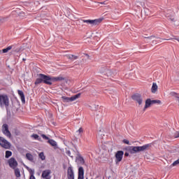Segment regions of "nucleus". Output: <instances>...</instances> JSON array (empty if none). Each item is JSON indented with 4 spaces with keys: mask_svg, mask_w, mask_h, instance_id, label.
<instances>
[{
    "mask_svg": "<svg viewBox=\"0 0 179 179\" xmlns=\"http://www.w3.org/2000/svg\"><path fill=\"white\" fill-rule=\"evenodd\" d=\"M2 129H3V132L8 131L9 130V125H8V124H3L2 125Z\"/></svg>",
    "mask_w": 179,
    "mask_h": 179,
    "instance_id": "bb28decb",
    "label": "nucleus"
},
{
    "mask_svg": "<svg viewBox=\"0 0 179 179\" xmlns=\"http://www.w3.org/2000/svg\"><path fill=\"white\" fill-rule=\"evenodd\" d=\"M104 2H106V1L101 2L100 3H101V5H104Z\"/></svg>",
    "mask_w": 179,
    "mask_h": 179,
    "instance_id": "09e8293b",
    "label": "nucleus"
},
{
    "mask_svg": "<svg viewBox=\"0 0 179 179\" xmlns=\"http://www.w3.org/2000/svg\"><path fill=\"white\" fill-rule=\"evenodd\" d=\"M145 104H146V107L150 108V107H152L153 104H162V101L159 99L151 100L150 98H148L145 100Z\"/></svg>",
    "mask_w": 179,
    "mask_h": 179,
    "instance_id": "9b49d317",
    "label": "nucleus"
},
{
    "mask_svg": "<svg viewBox=\"0 0 179 179\" xmlns=\"http://www.w3.org/2000/svg\"><path fill=\"white\" fill-rule=\"evenodd\" d=\"M28 171L29 173V176H34V169H31Z\"/></svg>",
    "mask_w": 179,
    "mask_h": 179,
    "instance_id": "c9c22d12",
    "label": "nucleus"
},
{
    "mask_svg": "<svg viewBox=\"0 0 179 179\" xmlns=\"http://www.w3.org/2000/svg\"><path fill=\"white\" fill-rule=\"evenodd\" d=\"M81 95H82V93H78L77 94L71 96V97L63 96H62V99L63 103H69L71 101H75V100H77V99H79Z\"/></svg>",
    "mask_w": 179,
    "mask_h": 179,
    "instance_id": "423d86ee",
    "label": "nucleus"
},
{
    "mask_svg": "<svg viewBox=\"0 0 179 179\" xmlns=\"http://www.w3.org/2000/svg\"><path fill=\"white\" fill-rule=\"evenodd\" d=\"M13 170H14V174L15 176V177H17V178H20V177H21V174H20V169H19V168H15L13 169Z\"/></svg>",
    "mask_w": 179,
    "mask_h": 179,
    "instance_id": "a211bd4d",
    "label": "nucleus"
},
{
    "mask_svg": "<svg viewBox=\"0 0 179 179\" xmlns=\"http://www.w3.org/2000/svg\"><path fill=\"white\" fill-rule=\"evenodd\" d=\"M147 108H149V106H146V103L143 109V111L145 113V111H146Z\"/></svg>",
    "mask_w": 179,
    "mask_h": 179,
    "instance_id": "ea45409f",
    "label": "nucleus"
},
{
    "mask_svg": "<svg viewBox=\"0 0 179 179\" xmlns=\"http://www.w3.org/2000/svg\"><path fill=\"white\" fill-rule=\"evenodd\" d=\"M86 179H87V178Z\"/></svg>",
    "mask_w": 179,
    "mask_h": 179,
    "instance_id": "4d7b16f0",
    "label": "nucleus"
},
{
    "mask_svg": "<svg viewBox=\"0 0 179 179\" xmlns=\"http://www.w3.org/2000/svg\"><path fill=\"white\" fill-rule=\"evenodd\" d=\"M176 166H179V158L176 160L175 162H173L171 165H170V169H171V167H176Z\"/></svg>",
    "mask_w": 179,
    "mask_h": 179,
    "instance_id": "a878e982",
    "label": "nucleus"
},
{
    "mask_svg": "<svg viewBox=\"0 0 179 179\" xmlns=\"http://www.w3.org/2000/svg\"><path fill=\"white\" fill-rule=\"evenodd\" d=\"M155 37H156V36H150L147 37V38L151 39V38H155Z\"/></svg>",
    "mask_w": 179,
    "mask_h": 179,
    "instance_id": "79ce46f5",
    "label": "nucleus"
},
{
    "mask_svg": "<svg viewBox=\"0 0 179 179\" xmlns=\"http://www.w3.org/2000/svg\"><path fill=\"white\" fill-rule=\"evenodd\" d=\"M67 174L75 175V173L73 172V169L72 168V166H69L68 170H67Z\"/></svg>",
    "mask_w": 179,
    "mask_h": 179,
    "instance_id": "b1692460",
    "label": "nucleus"
},
{
    "mask_svg": "<svg viewBox=\"0 0 179 179\" xmlns=\"http://www.w3.org/2000/svg\"><path fill=\"white\" fill-rule=\"evenodd\" d=\"M170 96H171L172 97H176V99H178V94L177 92H170Z\"/></svg>",
    "mask_w": 179,
    "mask_h": 179,
    "instance_id": "c756f323",
    "label": "nucleus"
},
{
    "mask_svg": "<svg viewBox=\"0 0 179 179\" xmlns=\"http://www.w3.org/2000/svg\"><path fill=\"white\" fill-rule=\"evenodd\" d=\"M24 48L23 46H20V48H13V52H22L24 51Z\"/></svg>",
    "mask_w": 179,
    "mask_h": 179,
    "instance_id": "aec40b11",
    "label": "nucleus"
},
{
    "mask_svg": "<svg viewBox=\"0 0 179 179\" xmlns=\"http://www.w3.org/2000/svg\"><path fill=\"white\" fill-rule=\"evenodd\" d=\"M115 164H120V162H122V157H124V151L118 150L115 154Z\"/></svg>",
    "mask_w": 179,
    "mask_h": 179,
    "instance_id": "1a4fd4ad",
    "label": "nucleus"
},
{
    "mask_svg": "<svg viewBox=\"0 0 179 179\" xmlns=\"http://www.w3.org/2000/svg\"><path fill=\"white\" fill-rule=\"evenodd\" d=\"M29 179H36V177L34 176H29Z\"/></svg>",
    "mask_w": 179,
    "mask_h": 179,
    "instance_id": "c03bdc74",
    "label": "nucleus"
},
{
    "mask_svg": "<svg viewBox=\"0 0 179 179\" xmlns=\"http://www.w3.org/2000/svg\"><path fill=\"white\" fill-rule=\"evenodd\" d=\"M152 148V143L143 145L142 146H127L123 150H125L124 157H130V155H136L140 152H145V150H150Z\"/></svg>",
    "mask_w": 179,
    "mask_h": 179,
    "instance_id": "f03ea898",
    "label": "nucleus"
},
{
    "mask_svg": "<svg viewBox=\"0 0 179 179\" xmlns=\"http://www.w3.org/2000/svg\"><path fill=\"white\" fill-rule=\"evenodd\" d=\"M17 94H18V96H20V97L22 104H26V96H24V92H23L20 90H18Z\"/></svg>",
    "mask_w": 179,
    "mask_h": 179,
    "instance_id": "2eb2a0df",
    "label": "nucleus"
},
{
    "mask_svg": "<svg viewBox=\"0 0 179 179\" xmlns=\"http://www.w3.org/2000/svg\"><path fill=\"white\" fill-rule=\"evenodd\" d=\"M69 59H78V57L75 56L73 55H71L68 56Z\"/></svg>",
    "mask_w": 179,
    "mask_h": 179,
    "instance_id": "473e14b6",
    "label": "nucleus"
},
{
    "mask_svg": "<svg viewBox=\"0 0 179 179\" xmlns=\"http://www.w3.org/2000/svg\"><path fill=\"white\" fill-rule=\"evenodd\" d=\"M13 153L12 151L10 150H6V155H5V158L6 159H9L12 156Z\"/></svg>",
    "mask_w": 179,
    "mask_h": 179,
    "instance_id": "393cba45",
    "label": "nucleus"
},
{
    "mask_svg": "<svg viewBox=\"0 0 179 179\" xmlns=\"http://www.w3.org/2000/svg\"><path fill=\"white\" fill-rule=\"evenodd\" d=\"M13 48V45H10L6 48H3L2 50H0V54H6V52H9L10 50Z\"/></svg>",
    "mask_w": 179,
    "mask_h": 179,
    "instance_id": "f3484780",
    "label": "nucleus"
},
{
    "mask_svg": "<svg viewBox=\"0 0 179 179\" xmlns=\"http://www.w3.org/2000/svg\"><path fill=\"white\" fill-rule=\"evenodd\" d=\"M17 13H18V15H22V13H20V12L17 11Z\"/></svg>",
    "mask_w": 179,
    "mask_h": 179,
    "instance_id": "de8ad7c7",
    "label": "nucleus"
},
{
    "mask_svg": "<svg viewBox=\"0 0 179 179\" xmlns=\"http://www.w3.org/2000/svg\"><path fill=\"white\" fill-rule=\"evenodd\" d=\"M66 153L67 155H69L70 157H71L72 159H73V156L71 155V151L70 150H67L66 151Z\"/></svg>",
    "mask_w": 179,
    "mask_h": 179,
    "instance_id": "4c0bfd02",
    "label": "nucleus"
},
{
    "mask_svg": "<svg viewBox=\"0 0 179 179\" xmlns=\"http://www.w3.org/2000/svg\"><path fill=\"white\" fill-rule=\"evenodd\" d=\"M157 89H158L157 84H156V83H153L152 86L151 87L152 93H156L157 92Z\"/></svg>",
    "mask_w": 179,
    "mask_h": 179,
    "instance_id": "412c9836",
    "label": "nucleus"
},
{
    "mask_svg": "<svg viewBox=\"0 0 179 179\" xmlns=\"http://www.w3.org/2000/svg\"><path fill=\"white\" fill-rule=\"evenodd\" d=\"M22 61H26V59L23 58V59H22Z\"/></svg>",
    "mask_w": 179,
    "mask_h": 179,
    "instance_id": "603ef678",
    "label": "nucleus"
},
{
    "mask_svg": "<svg viewBox=\"0 0 179 179\" xmlns=\"http://www.w3.org/2000/svg\"><path fill=\"white\" fill-rule=\"evenodd\" d=\"M171 22H176V20L174 18H170Z\"/></svg>",
    "mask_w": 179,
    "mask_h": 179,
    "instance_id": "a18cd8bd",
    "label": "nucleus"
},
{
    "mask_svg": "<svg viewBox=\"0 0 179 179\" xmlns=\"http://www.w3.org/2000/svg\"><path fill=\"white\" fill-rule=\"evenodd\" d=\"M26 159L27 160H29V162H34V157H33V155H31V153L30 152H27L26 154Z\"/></svg>",
    "mask_w": 179,
    "mask_h": 179,
    "instance_id": "6ab92c4d",
    "label": "nucleus"
},
{
    "mask_svg": "<svg viewBox=\"0 0 179 179\" xmlns=\"http://www.w3.org/2000/svg\"><path fill=\"white\" fill-rule=\"evenodd\" d=\"M3 134H4V135H6V136H8V138H12V134L10 133V131H9V130L3 131Z\"/></svg>",
    "mask_w": 179,
    "mask_h": 179,
    "instance_id": "c85d7f7f",
    "label": "nucleus"
},
{
    "mask_svg": "<svg viewBox=\"0 0 179 179\" xmlns=\"http://www.w3.org/2000/svg\"><path fill=\"white\" fill-rule=\"evenodd\" d=\"M24 167H25V169H27V170L28 171L31 169V168H29V166H26V165H24Z\"/></svg>",
    "mask_w": 179,
    "mask_h": 179,
    "instance_id": "37998d69",
    "label": "nucleus"
},
{
    "mask_svg": "<svg viewBox=\"0 0 179 179\" xmlns=\"http://www.w3.org/2000/svg\"><path fill=\"white\" fill-rule=\"evenodd\" d=\"M64 169H65V164H64Z\"/></svg>",
    "mask_w": 179,
    "mask_h": 179,
    "instance_id": "5fc2aeb1",
    "label": "nucleus"
},
{
    "mask_svg": "<svg viewBox=\"0 0 179 179\" xmlns=\"http://www.w3.org/2000/svg\"><path fill=\"white\" fill-rule=\"evenodd\" d=\"M0 146L3 148V149H10L12 144L3 137L0 136Z\"/></svg>",
    "mask_w": 179,
    "mask_h": 179,
    "instance_id": "6e6552de",
    "label": "nucleus"
},
{
    "mask_svg": "<svg viewBox=\"0 0 179 179\" xmlns=\"http://www.w3.org/2000/svg\"><path fill=\"white\" fill-rule=\"evenodd\" d=\"M38 78L34 82L35 86H38V85H48V86H52L53 83H57V82H62V80H66V78L62 76L54 77L50 75H45L43 73L37 74Z\"/></svg>",
    "mask_w": 179,
    "mask_h": 179,
    "instance_id": "f257e3e1",
    "label": "nucleus"
},
{
    "mask_svg": "<svg viewBox=\"0 0 179 179\" xmlns=\"http://www.w3.org/2000/svg\"><path fill=\"white\" fill-rule=\"evenodd\" d=\"M50 174H51V170L46 169L42 172L41 177L42 178L51 179Z\"/></svg>",
    "mask_w": 179,
    "mask_h": 179,
    "instance_id": "ddd939ff",
    "label": "nucleus"
},
{
    "mask_svg": "<svg viewBox=\"0 0 179 179\" xmlns=\"http://www.w3.org/2000/svg\"><path fill=\"white\" fill-rule=\"evenodd\" d=\"M90 108L92 111H97L99 110V105L94 104Z\"/></svg>",
    "mask_w": 179,
    "mask_h": 179,
    "instance_id": "cd10ccee",
    "label": "nucleus"
},
{
    "mask_svg": "<svg viewBox=\"0 0 179 179\" xmlns=\"http://www.w3.org/2000/svg\"><path fill=\"white\" fill-rule=\"evenodd\" d=\"M131 97L134 100V101H136V103H138V106H141L142 103L143 102V99H142V95L139 93H136L131 95Z\"/></svg>",
    "mask_w": 179,
    "mask_h": 179,
    "instance_id": "9d476101",
    "label": "nucleus"
},
{
    "mask_svg": "<svg viewBox=\"0 0 179 179\" xmlns=\"http://www.w3.org/2000/svg\"><path fill=\"white\" fill-rule=\"evenodd\" d=\"M163 40H170V39H163Z\"/></svg>",
    "mask_w": 179,
    "mask_h": 179,
    "instance_id": "6e6d98bb",
    "label": "nucleus"
},
{
    "mask_svg": "<svg viewBox=\"0 0 179 179\" xmlns=\"http://www.w3.org/2000/svg\"><path fill=\"white\" fill-rule=\"evenodd\" d=\"M152 13L148 8H143L141 10V16H151Z\"/></svg>",
    "mask_w": 179,
    "mask_h": 179,
    "instance_id": "dca6fc26",
    "label": "nucleus"
},
{
    "mask_svg": "<svg viewBox=\"0 0 179 179\" xmlns=\"http://www.w3.org/2000/svg\"><path fill=\"white\" fill-rule=\"evenodd\" d=\"M67 179H75V175L67 174Z\"/></svg>",
    "mask_w": 179,
    "mask_h": 179,
    "instance_id": "e433bc0d",
    "label": "nucleus"
},
{
    "mask_svg": "<svg viewBox=\"0 0 179 179\" xmlns=\"http://www.w3.org/2000/svg\"><path fill=\"white\" fill-rule=\"evenodd\" d=\"M8 164L10 169H16L17 166H19V164L17 163V161L15 157H11L8 160Z\"/></svg>",
    "mask_w": 179,
    "mask_h": 179,
    "instance_id": "f8f14e48",
    "label": "nucleus"
},
{
    "mask_svg": "<svg viewBox=\"0 0 179 179\" xmlns=\"http://www.w3.org/2000/svg\"><path fill=\"white\" fill-rule=\"evenodd\" d=\"M31 138H33L34 139H35L36 141H39V142H42L43 141L41 140V138L40 136H38V134H33L31 136Z\"/></svg>",
    "mask_w": 179,
    "mask_h": 179,
    "instance_id": "4be33fe9",
    "label": "nucleus"
},
{
    "mask_svg": "<svg viewBox=\"0 0 179 179\" xmlns=\"http://www.w3.org/2000/svg\"><path fill=\"white\" fill-rule=\"evenodd\" d=\"M108 179H113V178L111 176H108Z\"/></svg>",
    "mask_w": 179,
    "mask_h": 179,
    "instance_id": "49530a36",
    "label": "nucleus"
},
{
    "mask_svg": "<svg viewBox=\"0 0 179 179\" xmlns=\"http://www.w3.org/2000/svg\"><path fill=\"white\" fill-rule=\"evenodd\" d=\"M38 157L41 160H45V155H44V152H40Z\"/></svg>",
    "mask_w": 179,
    "mask_h": 179,
    "instance_id": "7c9ffc66",
    "label": "nucleus"
},
{
    "mask_svg": "<svg viewBox=\"0 0 179 179\" xmlns=\"http://www.w3.org/2000/svg\"><path fill=\"white\" fill-rule=\"evenodd\" d=\"M78 179H85V169H83V166H80L78 168Z\"/></svg>",
    "mask_w": 179,
    "mask_h": 179,
    "instance_id": "4468645a",
    "label": "nucleus"
},
{
    "mask_svg": "<svg viewBox=\"0 0 179 179\" xmlns=\"http://www.w3.org/2000/svg\"><path fill=\"white\" fill-rule=\"evenodd\" d=\"M103 17L95 19V20H82L83 23H87V24H92V26H97L100 24L103 20Z\"/></svg>",
    "mask_w": 179,
    "mask_h": 179,
    "instance_id": "0eeeda50",
    "label": "nucleus"
},
{
    "mask_svg": "<svg viewBox=\"0 0 179 179\" xmlns=\"http://www.w3.org/2000/svg\"><path fill=\"white\" fill-rule=\"evenodd\" d=\"M113 71L107 69V67H101L98 73L99 76H101V78H103L104 79L109 78V76H113Z\"/></svg>",
    "mask_w": 179,
    "mask_h": 179,
    "instance_id": "20e7f679",
    "label": "nucleus"
},
{
    "mask_svg": "<svg viewBox=\"0 0 179 179\" xmlns=\"http://www.w3.org/2000/svg\"><path fill=\"white\" fill-rule=\"evenodd\" d=\"M157 40H160V38H157Z\"/></svg>",
    "mask_w": 179,
    "mask_h": 179,
    "instance_id": "864d4df0",
    "label": "nucleus"
},
{
    "mask_svg": "<svg viewBox=\"0 0 179 179\" xmlns=\"http://www.w3.org/2000/svg\"><path fill=\"white\" fill-rule=\"evenodd\" d=\"M86 57H89V55L88 54H85Z\"/></svg>",
    "mask_w": 179,
    "mask_h": 179,
    "instance_id": "3c124183",
    "label": "nucleus"
},
{
    "mask_svg": "<svg viewBox=\"0 0 179 179\" xmlns=\"http://www.w3.org/2000/svg\"><path fill=\"white\" fill-rule=\"evenodd\" d=\"M122 142L125 144V145H131V143L128 141V139H123Z\"/></svg>",
    "mask_w": 179,
    "mask_h": 179,
    "instance_id": "72a5a7b5",
    "label": "nucleus"
},
{
    "mask_svg": "<svg viewBox=\"0 0 179 179\" xmlns=\"http://www.w3.org/2000/svg\"><path fill=\"white\" fill-rule=\"evenodd\" d=\"M5 22V18L3 17H1L0 18V24H2V23Z\"/></svg>",
    "mask_w": 179,
    "mask_h": 179,
    "instance_id": "58836bf2",
    "label": "nucleus"
},
{
    "mask_svg": "<svg viewBox=\"0 0 179 179\" xmlns=\"http://www.w3.org/2000/svg\"><path fill=\"white\" fill-rule=\"evenodd\" d=\"M175 40H177V41H178V43H179V39L178 38H175Z\"/></svg>",
    "mask_w": 179,
    "mask_h": 179,
    "instance_id": "8fccbe9b",
    "label": "nucleus"
},
{
    "mask_svg": "<svg viewBox=\"0 0 179 179\" xmlns=\"http://www.w3.org/2000/svg\"><path fill=\"white\" fill-rule=\"evenodd\" d=\"M77 132H78V133H79V135H80V136H82V134H83V128L80 127V128L77 131Z\"/></svg>",
    "mask_w": 179,
    "mask_h": 179,
    "instance_id": "f704fd0d",
    "label": "nucleus"
},
{
    "mask_svg": "<svg viewBox=\"0 0 179 179\" xmlns=\"http://www.w3.org/2000/svg\"><path fill=\"white\" fill-rule=\"evenodd\" d=\"M77 159L78 160V162H80V164H82L83 166L85 164V159H83V157H82V155H79Z\"/></svg>",
    "mask_w": 179,
    "mask_h": 179,
    "instance_id": "5701e85b",
    "label": "nucleus"
},
{
    "mask_svg": "<svg viewBox=\"0 0 179 179\" xmlns=\"http://www.w3.org/2000/svg\"><path fill=\"white\" fill-rule=\"evenodd\" d=\"M20 8H22V6H17L16 7L17 10H15V11L17 12V10H20Z\"/></svg>",
    "mask_w": 179,
    "mask_h": 179,
    "instance_id": "a19ab883",
    "label": "nucleus"
},
{
    "mask_svg": "<svg viewBox=\"0 0 179 179\" xmlns=\"http://www.w3.org/2000/svg\"><path fill=\"white\" fill-rule=\"evenodd\" d=\"M41 136L43 138V139H45V141H48L47 143H49L52 148H54V149H58V143H57V141H55L54 139L50 138V137L47 136L45 134H41Z\"/></svg>",
    "mask_w": 179,
    "mask_h": 179,
    "instance_id": "39448f33",
    "label": "nucleus"
},
{
    "mask_svg": "<svg viewBox=\"0 0 179 179\" xmlns=\"http://www.w3.org/2000/svg\"><path fill=\"white\" fill-rule=\"evenodd\" d=\"M13 132L15 136H19V135H20V131L17 129H14Z\"/></svg>",
    "mask_w": 179,
    "mask_h": 179,
    "instance_id": "2f4dec72",
    "label": "nucleus"
},
{
    "mask_svg": "<svg viewBox=\"0 0 179 179\" xmlns=\"http://www.w3.org/2000/svg\"><path fill=\"white\" fill-rule=\"evenodd\" d=\"M0 106L1 107L3 106L6 107L7 115L10 114V110H9V97L7 94L0 95Z\"/></svg>",
    "mask_w": 179,
    "mask_h": 179,
    "instance_id": "7ed1b4c3",
    "label": "nucleus"
}]
</instances>
